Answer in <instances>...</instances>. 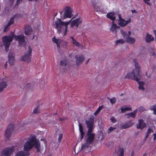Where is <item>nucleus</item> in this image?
<instances>
[{
  "label": "nucleus",
  "instance_id": "obj_1",
  "mask_svg": "<svg viewBox=\"0 0 156 156\" xmlns=\"http://www.w3.org/2000/svg\"><path fill=\"white\" fill-rule=\"evenodd\" d=\"M28 140L25 142L24 145V150L18 152L15 156H25L29 155L30 154L29 151L35 146L37 152H40V145L39 141L37 140L34 136H31L28 138Z\"/></svg>",
  "mask_w": 156,
  "mask_h": 156
},
{
  "label": "nucleus",
  "instance_id": "obj_2",
  "mask_svg": "<svg viewBox=\"0 0 156 156\" xmlns=\"http://www.w3.org/2000/svg\"><path fill=\"white\" fill-rule=\"evenodd\" d=\"M72 20L68 21L63 22L61 19H59L55 21L53 26L57 29L58 33H62L63 35H66L67 32L68 25L71 22Z\"/></svg>",
  "mask_w": 156,
  "mask_h": 156
},
{
  "label": "nucleus",
  "instance_id": "obj_3",
  "mask_svg": "<svg viewBox=\"0 0 156 156\" xmlns=\"http://www.w3.org/2000/svg\"><path fill=\"white\" fill-rule=\"evenodd\" d=\"M133 74L134 78L133 79L138 82L139 85V89L143 91L144 90V88L143 86L144 85V83L143 81H140L141 77L140 75L139 72L138 70L137 69L134 70L133 71Z\"/></svg>",
  "mask_w": 156,
  "mask_h": 156
},
{
  "label": "nucleus",
  "instance_id": "obj_4",
  "mask_svg": "<svg viewBox=\"0 0 156 156\" xmlns=\"http://www.w3.org/2000/svg\"><path fill=\"white\" fill-rule=\"evenodd\" d=\"M121 33L124 37L126 41V42L130 44L134 43L135 41V40L133 37L129 36L131 34V32L129 31L127 33V32H124L123 30H120Z\"/></svg>",
  "mask_w": 156,
  "mask_h": 156
},
{
  "label": "nucleus",
  "instance_id": "obj_5",
  "mask_svg": "<svg viewBox=\"0 0 156 156\" xmlns=\"http://www.w3.org/2000/svg\"><path fill=\"white\" fill-rule=\"evenodd\" d=\"M12 37L11 36H4L2 37L3 44L6 51L9 50L10 44L12 41Z\"/></svg>",
  "mask_w": 156,
  "mask_h": 156
},
{
  "label": "nucleus",
  "instance_id": "obj_6",
  "mask_svg": "<svg viewBox=\"0 0 156 156\" xmlns=\"http://www.w3.org/2000/svg\"><path fill=\"white\" fill-rule=\"evenodd\" d=\"M94 118L93 116L90 117L88 120L85 121V123L88 128L87 132H92L93 128Z\"/></svg>",
  "mask_w": 156,
  "mask_h": 156
},
{
  "label": "nucleus",
  "instance_id": "obj_7",
  "mask_svg": "<svg viewBox=\"0 0 156 156\" xmlns=\"http://www.w3.org/2000/svg\"><path fill=\"white\" fill-rule=\"evenodd\" d=\"M32 49L30 46L28 47V50L21 58V60L29 63L30 62V56L32 52Z\"/></svg>",
  "mask_w": 156,
  "mask_h": 156
},
{
  "label": "nucleus",
  "instance_id": "obj_8",
  "mask_svg": "<svg viewBox=\"0 0 156 156\" xmlns=\"http://www.w3.org/2000/svg\"><path fill=\"white\" fill-rule=\"evenodd\" d=\"M14 38L15 40L18 41L19 44L21 46H23V47H25L26 42L25 41L24 36L23 35H14Z\"/></svg>",
  "mask_w": 156,
  "mask_h": 156
},
{
  "label": "nucleus",
  "instance_id": "obj_9",
  "mask_svg": "<svg viewBox=\"0 0 156 156\" xmlns=\"http://www.w3.org/2000/svg\"><path fill=\"white\" fill-rule=\"evenodd\" d=\"M14 128V125L12 124H10L8 126L5 133V136L6 139H9L11 137L12 133L13 130Z\"/></svg>",
  "mask_w": 156,
  "mask_h": 156
},
{
  "label": "nucleus",
  "instance_id": "obj_10",
  "mask_svg": "<svg viewBox=\"0 0 156 156\" xmlns=\"http://www.w3.org/2000/svg\"><path fill=\"white\" fill-rule=\"evenodd\" d=\"M118 16L119 18V20H118L119 23H118V24L121 27H125L130 21V19H129L128 20L125 21L124 19H122L120 14H119L118 15Z\"/></svg>",
  "mask_w": 156,
  "mask_h": 156
},
{
  "label": "nucleus",
  "instance_id": "obj_11",
  "mask_svg": "<svg viewBox=\"0 0 156 156\" xmlns=\"http://www.w3.org/2000/svg\"><path fill=\"white\" fill-rule=\"evenodd\" d=\"M72 9L69 7H66L65 9L64 14V18H71L72 16Z\"/></svg>",
  "mask_w": 156,
  "mask_h": 156
},
{
  "label": "nucleus",
  "instance_id": "obj_12",
  "mask_svg": "<svg viewBox=\"0 0 156 156\" xmlns=\"http://www.w3.org/2000/svg\"><path fill=\"white\" fill-rule=\"evenodd\" d=\"M87 135L88 136L86 142H87L88 144H90L93 142L95 136V134L94 133H92V132H87Z\"/></svg>",
  "mask_w": 156,
  "mask_h": 156
},
{
  "label": "nucleus",
  "instance_id": "obj_13",
  "mask_svg": "<svg viewBox=\"0 0 156 156\" xmlns=\"http://www.w3.org/2000/svg\"><path fill=\"white\" fill-rule=\"evenodd\" d=\"M75 58L76 60V64L78 66L83 62L84 59V56L82 55H76L75 56Z\"/></svg>",
  "mask_w": 156,
  "mask_h": 156
},
{
  "label": "nucleus",
  "instance_id": "obj_14",
  "mask_svg": "<svg viewBox=\"0 0 156 156\" xmlns=\"http://www.w3.org/2000/svg\"><path fill=\"white\" fill-rule=\"evenodd\" d=\"M14 151L13 147L7 148L3 151L2 156H9V155Z\"/></svg>",
  "mask_w": 156,
  "mask_h": 156
},
{
  "label": "nucleus",
  "instance_id": "obj_15",
  "mask_svg": "<svg viewBox=\"0 0 156 156\" xmlns=\"http://www.w3.org/2000/svg\"><path fill=\"white\" fill-rule=\"evenodd\" d=\"M96 0H93L92 2V4L94 7V8L95 10L97 12L102 11V9L99 5V4L96 1Z\"/></svg>",
  "mask_w": 156,
  "mask_h": 156
},
{
  "label": "nucleus",
  "instance_id": "obj_16",
  "mask_svg": "<svg viewBox=\"0 0 156 156\" xmlns=\"http://www.w3.org/2000/svg\"><path fill=\"white\" fill-rule=\"evenodd\" d=\"M82 23V20L81 18H79L73 21L71 23V27H73L74 26H76L78 28L79 24Z\"/></svg>",
  "mask_w": 156,
  "mask_h": 156
},
{
  "label": "nucleus",
  "instance_id": "obj_17",
  "mask_svg": "<svg viewBox=\"0 0 156 156\" xmlns=\"http://www.w3.org/2000/svg\"><path fill=\"white\" fill-rule=\"evenodd\" d=\"M60 66L63 69H67L69 67L68 62L66 60H62L60 62Z\"/></svg>",
  "mask_w": 156,
  "mask_h": 156
},
{
  "label": "nucleus",
  "instance_id": "obj_18",
  "mask_svg": "<svg viewBox=\"0 0 156 156\" xmlns=\"http://www.w3.org/2000/svg\"><path fill=\"white\" fill-rule=\"evenodd\" d=\"M136 126L137 128L138 129L140 128L141 129L146 126V123L143 122V120L142 119L139 120Z\"/></svg>",
  "mask_w": 156,
  "mask_h": 156
},
{
  "label": "nucleus",
  "instance_id": "obj_19",
  "mask_svg": "<svg viewBox=\"0 0 156 156\" xmlns=\"http://www.w3.org/2000/svg\"><path fill=\"white\" fill-rule=\"evenodd\" d=\"M117 15L114 12H109L107 14V18L111 20L112 21H114L115 20L116 16Z\"/></svg>",
  "mask_w": 156,
  "mask_h": 156
},
{
  "label": "nucleus",
  "instance_id": "obj_20",
  "mask_svg": "<svg viewBox=\"0 0 156 156\" xmlns=\"http://www.w3.org/2000/svg\"><path fill=\"white\" fill-rule=\"evenodd\" d=\"M53 41L56 43L57 45V48L58 50L60 48V44L62 43L63 41L60 39H56L55 37H54L52 39Z\"/></svg>",
  "mask_w": 156,
  "mask_h": 156
},
{
  "label": "nucleus",
  "instance_id": "obj_21",
  "mask_svg": "<svg viewBox=\"0 0 156 156\" xmlns=\"http://www.w3.org/2000/svg\"><path fill=\"white\" fill-rule=\"evenodd\" d=\"M32 32L31 28L29 26H27L25 27V34L26 35H28L32 34Z\"/></svg>",
  "mask_w": 156,
  "mask_h": 156
},
{
  "label": "nucleus",
  "instance_id": "obj_22",
  "mask_svg": "<svg viewBox=\"0 0 156 156\" xmlns=\"http://www.w3.org/2000/svg\"><path fill=\"white\" fill-rule=\"evenodd\" d=\"M154 40V37H152L151 34L147 33L146 34L145 40L147 42L149 43L152 41Z\"/></svg>",
  "mask_w": 156,
  "mask_h": 156
},
{
  "label": "nucleus",
  "instance_id": "obj_23",
  "mask_svg": "<svg viewBox=\"0 0 156 156\" xmlns=\"http://www.w3.org/2000/svg\"><path fill=\"white\" fill-rule=\"evenodd\" d=\"M79 126L80 132V140H81L83 138L84 133L83 131L82 125L80 123H79Z\"/></svg>",
  "mask_w": 156,
  "mask_h": 156
},
{
  "label": "nucleus",
  "instance_id": "obj_24",
  "mask_svg": "<svg viewBox=\"0 0 156 156\" xmlns=\"http://www.w3.org/2000/svg\"><path fill=\"white\" fill-rule=\"evenodd\" d=\"M112 25L110 29V30L112 32L114 33L115 32L116 33V30L117 28H119V27L117 26L116 24L114 23V21H112Z\"/></svg>",
  "mask_w": 156,
  "mask_h": 156
},
{
  "label": "nucleus",
  "instance_id": "obj_25",
  "mask_svg": "<svg viewBox=\"0 0 156 156\" xmlns=\"http://www.w3.org/2000/svg\"><path fill=\"white\" fill-rule=\"evenodd\" d=\"M133 124L134 123L132 122L131 121H130L128 123H126L124 125H122V129H126L131 127Z\"/></svg>",
  "mask_w": 156,
  "mask_h": 156
},
{
  "label": "nucleus",
  "instance_id": "obj_26",
  "mask_svg": "<svg viewBox=\"0 0 156 156\" xmlns=\"http://www.w3.org/2000/svg\"><path fill=\"white\" fill-rule=\"evenodd\" d=\"M7 86L6 82L2 81L0 82V93L2 92L4 89Z\"/></svg>",
  "mask_w": 156,
  "mask_h": 156
},
{
  "label": "nucleus",
  "instance_id": "obj_27",
  "mask_svg": "<svg viewBox=\"0 0 156 156\" xmlns=\"http://www.w3.org/2000/svg\"><path fill=\"white\" fill-rule=\"evenodd\" d=\"M137 112V110H134L133 112L130 113H127L125 114V115H127L128 116L127 118H129V117H131L133 118H134L135 117V115Z\"/></svg>",
  "mask_w": 156,
  "mask_h": 156
},
{
  "label": "nucleus",
  "instance_id": "obj_28",
  "mask_svg": "<svg viewBox=\"0 0 156 156\" xmlns=\"http://www.w3.org/2000/svg\"><path fill=\"white\" fill-rule=\"evenodd\" d=\"M135 69H134L133 70V72L132 73L130 72L127 74L126 75L125 77V78H128V79H131L133 80H134L133 79L134 78V74H133V71ZM138 70V69H137ZM138 70H139L138 69Z\"/></svg>",
  "mask_w": 156,
  "mask_h": 156
},
{
  "label": "nucleus",
  "instance_id": "obj_29",
  "mask_svg": "<svg viewBox=\"0 0 156 156\" xmlns=\"http://www.w3.org/2000/svg\"><path fill=\"white\" fill-rule=\"evenodd\" d=\"M131 108H128V107H125V108H123V107H122L121 108V110L122 112H125L126 111H129V110H130L131 109Z\"/></svg>",
  "mask_w": 156,
  "mask_h": 156
},
{
  "label": "nucleus",
  "instance_id": "obj_30",
  "mask_svg": "<svg viewBox=\"0 0 156 156\" xmlns=\"http://www.w3.org/2000/svg\"><path fill=\"white\" fill-rule=\"evenodd\" d=\"M125 41L123 39H119L117 41H116L115 43L117 45L119 44H123L124 43H125Z\"/></svg>",
  "mask_w": 156,
  "mask_h": 156
},
{
  "label": "nucleus",
  "instance_id": "obj_31",
  "mask_svg": "<svg viewBox=\"0 0 156 156\" xmlns=\"http://www.w3.org/2000/svg\"><path fill=\"white\" fill-rule=\"evenodd\" d=\"M90 145V144H87V142H86V143L82 145L81 150H83L87 148Z\"/></svg>",
  "mask_w": 156,
  "mask_h": 156
},
{
  "label": "nucleus",
  "instance_id": "obj_32",
  "mask_svg": "<svg viewBox=\"0 0 156 156\" xmlns=\"http://www.w3.org/2000/svg\"><path fill=\"white\" fill-rule=\"evenodd\" d=\"M14 58H9L8 59V62L10 65L12 66L14 64Z\"/></svg>",
  "mask_w": 156,
  "mask_h": 156
},
{
  "label": "nucleus",
  "instance_id": "obj_33",
  "mask_svg": "<svg viewBox=\"0 0 156 156\" xmlns=\"http://www.w3.org/2000/svg\"><path fill=\"white\" fill-rule=\"evenodd\" d=\"M119 156H123L124 155V150L122 148H120L119 150Z\"/></svg>",
  "mask_w": 156,
  "mask_h": 156
},
{
  "label": "nucleus",
  "instance_id": "obj_34",
  "mask_svg": "<svg viewBox=\"0 0 156 156\" xmlns=\"http://www.w3.org/2000/svg\"><path fill=\"white\" fill-rule=\"evenodd\" d=\"M14 53L11 51H9V53L8 57L9 58H14Z\"/></svg>",
  "mask_w": 156,
  "mask_h": 156
},
{
  "label": "nucleus",
  "instance_id": "obj_35",
  "mask_svg": "<svg viewBox=\"0 0 156 156\" xmlns=\"http://www.w3.org/2000/svg\"><path fill=\"white\" fill-rule=\"evenodd\" d=\"M72 43L76 47H80V46H81V44L75 40Z\"/></svg>",
  "mask_w": 156,
  "mask_h": 156
},
{
  "label": "nucleus",
  "instance_id": "obj_36",
  "mask_svg": "<svg viewBox=\"0 0 156 156\" xmlns=\"http://www.w3.org/2000/svg\"><path fill=\"white\" fill-rule=\"evenodd\" d=\"M151 108H151V109L153 111V114L156 115V105L152 106Z\"/></svg>",
  "mask_w": 156,
  "mask_h": 156
},
{
  "label": "nucleus",
  "instance_id": "obj_37",
  "mask_svg": "<svg viewBox=\"0 0 156 156\" xmlns=\"http://www.w3.org/2000/svg\"><path fill=\"white\" fill-rule=\"evenodd\" d=\"M108 99L110 100L111 103L112 104L115 103L116 101V100L114 98H112L110 99L108 97Z\"/></svg>",
  "mask_w": 156,
  "mask_h": 156
},
{
  "label": "nucleus",
  "instance_id": "obj_38",
  "mask_svg": "<svg viewBox=\"0 0 156 156\" xmlns=\"http://www.w3.org/2000/svg\"><path fill=\"white\" fill-rule=\"evenodd\" d=\"M134 64L135 67L136 68L135 69H138L139 70V69H140V66L138 63L136 62V61H135L134 60Z\"/></svg>",
  "mask_w": 156,
  "mask_h": 156
},
{
  "label": "nucleus",
  "instance_id": "obj_39",
  "mask_svg": "<svg viewBox=\"0 0 156 156\" xmlns=\"http://www.w3.org/2000/svg\"><path fill=\"white\" fill-rule=\"evenodd\" d=\"M10 25H9V24H7L5 27L4 29V30L3 31L4 32H6L9 29V27Z\"/></svg>",
  "mask_w": 156,
  "mask_h": 156
},
{
  "label": "nucleus",
  "instance_id": "obj_40",
  "mask_svg": "<svg viewBox=\"0 0 156 156\" xmlns=\"http://www.w3.org/2000/svg\"><path fill=\"white\" fill-rule=\"evenodd\" d=\"M33 113L34 114H37L39 113L40 110L38 107L36 108L33 111Z\"/></svg>",
  "mask_w": 156,
  "mask_h": 156
},
{
  "label": "nucleus",
  "instance_id": "obj_41",
  "mask_svg": "<svg viewBox=\"0 0 156 156\" xmlns=\"http://www.w3.org/2000/svg\"><path fill=\"white\" fill-rule=\"evenodd\" d=\"M115 129V127H113L111 126L108 129V133H110L114 129Z\"/></svg>",
  "mask_w": 156,
  "mask_h": 156
},
{
  "label": "nucleus",
  "instance_id": "obj_42",
  "mask_svg": "<svg viewBox=\"0 0 156 156\" xmlns=\"http://www.w3.org/2000/svg\"><path fill=\"white\" fill-rule=\"evenodd\" d=\"M62 137L63 134L62 133H60L59 135V137L58 139V141L59 142H61Z\"/></svg>",
  "mask_w": 156,
  "mask_h": 156
},
{
  "label": "nucleus",
  "instance_id": "obj_43",
  "mask_svg": "<svg viewBox=\"0 0 156 156\" xmlns=\"http://www.w3.org/2000/svg\"><path fill=\"white\" fill-rule=\"evenodd\" d=\"M14 22V19L13 18H12L10 19L9 23H8V24H9V25H10L11 24H12Z\"/></svg>",
  "mask_w": 156,
  "mask_h": 156
},
{
  "label": "nucleus",
  "instance_id": "obj_44",
  "mask_svg": "<svg viewBox=\"0 0 156 156\" xmlns=\"http://www.w3.org/2000/svg\"><path fill=\"white\" fill-rule=\"evenodd\" d=\"M110 120L112 122L115 123L116 121L115 118L114 117H112L110 119Z\"/></svg>",
  "mask_w": 156,
  "mask_h": 156
},
{
  "label": "nucleus",
  "instance_id": "obj_45",
  "mask_svg": "<svg viewBox=\"0 0 156 156\" xmlns=\"http://www.w3.org/2000/svg\"><path fill=\"white\" fill-rule=\"evenodd\" d=\"M30 87V84L29 83H27L25 86V88H28Z\"/></svg>",
  "mask_w": 156,
  "mask_h": 156
},
{
  "label": "nucleus",
  "instance_id": "obj_46",
  "mask_svg": "<svg viewBox=\"0 0 156 156\" xmlns=\"http://www.w3.org/2000/svg\"><path fill=\"white\" fill-rule=\"evenodd\" d=\"M139 111L140 112H141L144 111V108L143 107H140L139 109Z\"/></svg>",
  "mask_w": 156,
  "mask_h": 156
},
{
  "label": "nucleus",
  "instance_id": "obj_47",
  "mask_svg": "<svg viewBox=\"0 0 156 156\" xmlns=\"http://www.w3.org/2000/svg\"><path fill=\"white\" fill-rule=\"evenodd\" d=\"M152 131L153 132V130H152L151 129H148V130H147V133H148V134H150V133H151V132Z\"/></svg>",
  "mask_w": 156,
  "mask_h": 156
},
{
  "label": "nucleus",
  "instance_id": "obj_48",
  "mask_svg": "<svg viewBox=\"0 0 156 156\" xmlns=\"http://www.w3.org/2000/svg\"><path fill=\"white\" fill-rule=\"evenodd\" d=\"M151 55L153 56H155L156 55V54H155L154 51L153 50H152V52H151Z\"/></svg>",
  "mask_w": 156,
  "mask_h": 156
},
{
  "label": "nucleus",
  "instance_id": "obj_49",
  "mask_svg": "<svg viewBox=\"0 0 156 156\" xmlns=\"http://www.w3.org/2000/svg\"><path fill=\"white\" fill-rule=\"evenodd\" d=\"M66 119V118L64 117L63 118H61L60 117L59 118V119L60 121H63Z\"/></svg>",
  "mask_w": 156,
  "mask_h": 156
},
{
  "label": "nucleus",
  "instance_id": "obj_50",
  "mask_svg": "<svg viewBox=\"0 0 156 156\" xmlns=\"http://www.w3.org/2000/svg\"><path fill=\"white\" fill-rule=\"evenodd\" d=\"M149 135V134H148V133H146V135H145V137L144 139L145 140H146V139L148 137Z\"/></svg>",
  "mask_w": 156,
  "mask_h": 156
},
{
  "label": "nucleus",
  "instance_id": "obj_51",
  "mask_svg": "<svg viewBox=\"0 0 156 156\" xmlns=\"http://www.w3.org/2000/svg\"><path fill=\"white\" fill-rule=\"evenodd\" d=\"M144 1L148 5H151V3L149 2H148L147 1Z\"/></svg>",
  "mask_w": 156,
  "mask_h": 156
},
{
  "label": "nucleus",
  "instance_id": "obj_52",
  "mask_svg": "<svg viewBox=\"0 0 156 156\" xmlns=\"http://www.w3.org/2000/svg\"><path fill=\"white\" fill-rule=\"evenodd\" d=\"M23 0H17V4H19L20 2H22Z\"/></svg>",
  "mask_w": 156,
  "mask_h": 156
},
{
  "label": "nucleus",
  "instance_id": "obj_53",
  "mask_svg": "<svg viewBox=\"0 0 156 156\" xmlns=\"http://www.w3.org/2000/svg\"><path fill=\"white\" fill-rule=\"evenodd\" d=\"M153 135L154 136V140H155L156 139V133L154 134Z\"/></svg>",
  "mask_w": 156,
  "mask_h": 156
},
{
  "label": "nucleus",
  "instance_id": "obj_54",
  "mask_svg": "<svg viewBox=\"0 0 156 156\" xmlns=\"http://www.w3.org/2000/svg\"><path fill=\"white\" fill-rule=\"evenodd\" d=\"M7 62H6V63L5 64L4 66V67L5 69H6L7 68Z\"/></svg>",
  "mask_w": 156,
  "mask_h": 156
},
{
  "label": "nucleus",
  "instance_id": "obj_55",
  "mask_svg": "<svg viewBox=\"0 0 156 156\" xmlns=\"http://www.w3.org/2000/svg\"><path fill=\"white\" fill-rule=\"evenodd\" d=\"M131 11L133 13H137V12L135 10H131Z\"/></svg>",
  "mask_w": 156,
  "mask_h": 156
},
{
  "label": "nucleus",
  "instance_id": "obj_56",
  "mask_svg": "<svg viewBox=\"0 0 156 156\" xmlns=\"http://www.w3.org/2000/svg\"><path fill=\"white\" fill-rule=\"evenodd\" d=\"M101 110V109L99 107V108L97 110V112H98V113H99Z\"/></svg>",
  "mask_w": 156,
  "mask_h": 156
},
{
  "label": "nucleus",
  "instance_id": "obj_57",
  "mask_svg": "<svg viewBox=\"0 0 156 156\" xmlns=\"http://www.w3.org/2000/svg\"><path fill=\"white\" fill-rule=\"evenodd\" d=\"M154 34L155 35V40H156V30H154L153 31Z\"/></svg>",
  "mask_w": 156,
  "mask_h": 156
},
{
  "label": "nucleus",
  "instance_id": "obj_58",
  "mask_svg": "<svg viewBox=\"0 0 156 156\" xmlns=\"http://www.w3.org/2000/svg\"><path fill=\"white\" fill-rule=\"evenodd\" d=\"M99 113L97 112V111H96L94 113V114L95 115H96Z\"/></svg>",
  "mask_w": 156,
  "mask_h": 156
},
{
  "label": "nucleus",
  "instance_id": "obj_59",
  "mask_svg": "<svg viewBox=\"0 0 156 156\" xmlns=\"http://www.w3.org/2000/svg\"><path fill=\"white\" fill-rule=\"evenodd\" d=\"M70 38L72 39V42L74 41L75 40L73 38V37H70Z\"/></svg>",
  "mask_w": 156,
  "mask_h": 156
},
{
  "label": "nucleus",
  "instance_id": "obj_60",
  "mask_svg": "<svg viewBox=\"0 0 156 156\" xmlns=\"http://www.w3.org/2000/svg\"><path fill=\"white\" fill-rule=\"evenodd\" d=\"M90 59V58L88 59V60H87V61L86 62L85 64H87L88 62Z\"/></svg>",
  "mask_w": 156,
  "mask_h": 156
},
{
  "label": "nucleus",
  "instance_id": "obj_61",
  "mask_svg": "<svg viewBox=\"0 0 156 156\" xmlns=\"http://www.w3.org/2000/svg\"><path fill=\"white\" fill-rule=\"evenodd\" d=\"M146 76L148 77H149L150 76V75H149L148 76V75L147 74V72H146Z\"/></svg>",
  "mask_w": 156,
  "mask_h": 156
},
{
  "label": "nucleus",
  "instance_id": "obj_62",
  "mask_svg": "<svg viewBox=\"0 0 156 156\" xmlns=\"http://www.w3.org/2000/svg\"><path fill=\"white\" fill-rule=\"evenodd\" d=\"M99 108H101V109H102L103 108V105H101V106L99 107Z\"/></svg>",
  "mask_w": 156,
  "mask_h": 156
},
{
  "label": "nucleus",
  "instance_id": "obj_63",
  "mask_svg": "<svg viewBox=\"0 0 156 156\" xmlns=\"http://www.w3.org/2000/svg\"><path fill=\"white\" fill-rule=\"evenodd\" d=\"M14 0H9L10 2L12 3Z\"/></svg>",
  "mask_w": 156,
  "mask_h": 156
},
{
  "label": "nucleus",
  "instance_id": "obj_64",
  "mask_svg": "<svg viewBox=\"0 0 156 156\" xmlns=\"http://www.w3.org/2000/svg\"><path fill=\"white\" fill-rule=\"evenodd\" d=\"M133 154H134V153L133 152H132V154H131V155L132 156H133Z\"/></svg>",
  "mask_w": 156,
  "mask_h": 156
}]
</instances>
